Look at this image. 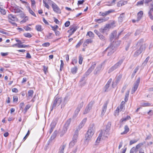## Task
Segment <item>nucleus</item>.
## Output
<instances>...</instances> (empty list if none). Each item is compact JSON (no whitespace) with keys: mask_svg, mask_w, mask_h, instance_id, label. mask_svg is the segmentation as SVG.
Returning a JSON list of instances; mask_svg holds the SVG:
<instances>
[{"mask_svg":"<svg viewBox=\"0 0 153 153\" xmlns=\"http://www.w3.org/2000/svg\"><path fill=\"white\" fill-rule=\"evenodd\" d=\"M143 40L141 39H140L137 44V45L140 46V47L137 48V50L134 53V57L138 56L140 53L144 51L146 48L145 45L143 44Z\"/></svg>","mask_w":153,"mask_h":153,"instance_id":"nucleus-1","label":"nucleus"},{"mask_svg":"<svg viewBox=\"0 0 153 153\" xmlns=\"http://www.w3.org/2000/svg\"><path fill=\"white\" fill-rule=\"evenodd\" d=\"M63 100L62 97H59L57 96H56L52 102L51 109V111H52L53 109H55L57 106H59Z\"/></svg>","mask_w":153,"mask_h":153,"instance_id":"nucleus-2","label":"nucleus"},{"mask_svg":"<svg viewBox=\"0 0 153 153\" xmlns=\"http://www.w3.org/2000/svg\"><path fill=\"white\" fill-rule=\"evenodd\" d=\"M116 50V48L114 46L110 44L104 51H107L108 52V55L110 56L112 55Z\"/></svg>","mask_w":153,"mask_h":153,"instance_id":"nucleus-3","label":"nucleus"},{"mask_svg":"<svg viewBox=\"0 0 153 153\" xmlns=\"http://www.w3.org/2000/svg\"><path fill=\"white\" fill-rule=\"evenodd\" d=\"M71 119H68L66 122V123L65 124L62 130V131L61 133L62 134L60 135V136H62L65 133L68 128L69 126V125L71 122Z\"/></svg>","mask_w":153,"mask_h":153,"instance_id":"nucleus-4","label":"nucleus"},{"mask_svg":"<svg viewBox=\"0 0 153 153\" xmlns=\"http://www.w3.org/2000/svg\"><path fill=\"white\" fill-rule=\"evenodd\" d=\"M123 62L122 60L120 61L119 62L115 64L114 66L111 67L108 71V73H110L114 70L119 67Z\"/></svg>","mask_w":153,"mask_h":153,"instance_id":"nucleus-5","label":"nucleus"},{"mask_svg":"<svg viewBox=\"0 0 153 153\" xmlns=\"http://www.w3.org/2000/svg\"><path fill=\"white\" fill-rule=\"evenodd\" d=\"M140 78L139 77L138 78L136 82L134 84V86L132 89L131 93L132 94H134L137 90L140 84Z\"/></svg>","mask_w":153,"mask_h":153,"instance_id":"nucleus-6","label":"nucleus"},{"mask_svg":"<svg viewBox=\"0 0 153 153\" xmlns=\"http://www.w3.org/2000/svg\"><path fill=\"white\" fill-rule=\"evenodd\" d=\"M48 0L52 2L51 7L53 9V11L57 13H60L61 12V10L57 5L51 0Z\"/></svg>","mask_w":153,"mask_h":153,"instance_id":"nucleus-7","label":"nucleus"},{"mask_svg":"<svg viewBox=\"0 0 153 153\" xmlns=\"http://www.w3.org/2000/svg\"><path fill=\"white\" fill-rule=\"evenodd\" d=\"M95 131V127L93 123L90 124L88 130L86 133L93 135Z\"/></svg>","mask_w":153,"mask_h":153,"instance_id":"nucleus-8","label":"nucleus"},{"mask_svg":"<svg viewBox=\"0 0 153 153\" xmlns=\"http://www.w3.org/2000/svg\"><path fill=\"white\" fill-rule=\"evenodd\" d=\"M93 104L94 102L92 101H91L88 103L87 106L85 108L83 112L84 114H86L89 112L90 110L91 109Z\"/></svg>","mask_w":153,"mask_h":153,"instance_id":"nucleus-9","label":"nucleus"},{"mask_svg":"<svg viewBox=\"0 0 153 153\" xmlns=\"http://www.w3.org/2000/svg\"><path fill=\"white\" fill-rule=\"evenodd\" d=\"M86 120V118L84 119L79 125L78 128H76L75 132H77L79 133V131L82 128L83 126H84Z\"/></svg>","mask_w":153,"mask_h":153,"instance_id":"nucleus-10","label":"nucleus"},{"mask_svg":"<svg viewBox=\"0 0 153 153\" xmlns=\"http://www.w3.org/2000/svg\"><path fill=\"white\" fill-rule=\"evenodd\" d=\"M78 134L79 133L77 132H75L72 138V140L70 143H74L77 142Z\"/></svg>","mask_w":153,"mask_h":153,"instance_id":"nucleus-11","label":"nucleus"},{"mask_svg":"<svg viewBox=\"0 0 153 153\" xmlns=\"http://www.w3.org/2000/svg\"><path fill=\"white\" fill-rule=\"evenodd\" d=\"M96 64L95 63H93L91 66L85 72L84 76H87L91 73L93 70L94 69L96 66Z\"/></svg>","mask_w":153,"mask_h":153,"instance_id":"nucleus-12","label":"nucleus"},{"mask_svg":"<svg viewBox=\"0 0 153 153\" xmlns=\"http://www.w3.org/2000/svg\"><path fill=\"white\" fill-rule=\"evenodd\" d=\"M93 135L91 134L88 133H86L85 135V143H88L90 142L91 138Z\"/></svg>","mask_w":153,"mask_h":153,"instance_id":"nucleus-13","label":"nucleus"},{"mask_svg":"<svg viewBox=\"0 0 153 153\" xmlns=\"http://www.w3.org/2000/svg\"><path fill=\"white\" fill-rule=\"evenodd\" d=\"M108 104V102L107 101L103 105L101 111V117L103 116L104 115L106 112Z\"/></svg>","mask_w":153,"mask_h":153,"instance_id":"nucleus-14","label":"nucleus"},{"mask_svg":"<svg viewBox=\"0 0 153 153\" xmlns=\"http://www.w3.org/2000/svg\"><path fill=\"white\" fill-rule=\"evenodd\" d=\"M102 64L99 65L97 67L94 72V74L95 75L97 74L100 73L102 70Z\"/></svg>","mask_w":153,"mask_h":153,"instance_id":"nucleus-15","label":"nucleus"},{"mask_svg":"<svg viewBox=\"0 0 153 153\" xmlns=\"http://www.w3.org/2000/svg\"><path fill=\"white\" fill-rule=\"evenodd\" d=\"M117 31L114 30L111 33L110 37L111 41H112L114 39H118V37L117 36Z\"/></svg>","mask_w":153,"mask_h":153,"instance_id":"nucleus-16","label":"nucleus"},{"mask_svg":"<svg viewBox=\"0 0 153 153\" xmlns=\"http://www.w3.org/2000/svg\"><path fill=\"white\" fill-rule=\"evenodd\" d=\"M77 28L76 27L74 26H73L68 31L69 33H71L68 36V37H70V36L73 34L74 32L76 30Z\"/></svg>","mask_w":153,"mask_h":153,"instance_id":"nucleus-17","label":"nucleus"},{"mask_svg":"<svg viewBox=\"0 0 153 153\" xmlns=\"http://www.w3.org/2000/svg\"><path fill=\"white\" fill-rule=\"evenodd\" d=\"M109 18H104L102 19H95V21L96 22H97L99 23H101L103 22H105Z\"/></svg>","mask_w":153,"mask_h":153,"instance_id":"nucleus-18","label":"nucleus"},{"mask_svg":"<svg viewBox=\"0 0 153 153\" xmlns=\"http://www.w3.org/2000/svg\"><path fill=\"white\" fill-rule=\"evenodd\" d=\"M121 42V41H117L115 42L113 41L111 44L116 49L120 45Z\"/></svg>","mask_w":153,"mask_h":153,"instance_id":"nucleus-19","label":"nucleus"},{"mask_svg":"<svg viewBox=\"0 0 153 153\" xmlns=\"http://www.w3.org/2000/svg\"><path fill=\"white\" fill-rule=\"evenodd\" d=\"M8 18L9 20L12 21H17L18 19L16 16L12 14H10L8 15Z\"/></svg>","mask_w":153,"mask_h":153,"instance_id":"nucleus-20","label":"nucleus"},{"mask_svg":"<svg viewBox=\"0 0 153 153\" xmlns=\"http://www.w3.org/2000/svg\"><path fill=\"white\" fill-rule=\"evenodd\" d=\"M111 81L112 79L111 78L108 81L107 84L104 87V88L105 89L104 92H105L107 91V90L109 87L110 85L111 82Z\"/></svg>","mask_w":153,"mask_h":153,"instance_id":"nucleus-21","label":"nucleus"},{"mask_svg":"<svg viewBox=\"0 0 153 153\" xmlns=\"http://www.w3.org/2000/svg\"><path fill=\"white\" fill-rule=\"evenodd\" d=\"M22 11L18 6L14 7L13 8L12 12L15 13H19Z\"/></svg>","mask_w":153,"mask_h":153,"instance_id":"nucleus-22","label":"nucleus"},{"mask_svg":"<svg viewBox=\"0 0 153 153\" xmlns=\"http://www.w3.org/2000/svg\"><path fill=\"white\" fill-rule=\"evenodd\" d=\"M127 4V1H119L117 3V6L120 7Z\"/></svg>","mask_w":153,"mask_h":153,"instance_id":"nucleus-23","label":"nucleus"},{"mask_svg":"<svg viewBox=\"0 0 153 153\" xmlns=\"http://www.w3.org/2000/svg\"><path fill=\"white\" fill-rule=\"evenodd\" d=\"M124 13H122L120 14L118 19L119 22L121 23L123 22V19L124 18Z\"/></svg>","mask_w":153,"mask_h":153,"instance_id":"nucleus-24","label":"nucleus"},{"mask_svg":"<svg viewBox=\"0 0 153 153\" xmlns=\"http://www.w3.org/2000/svg\"><path fill=\"white\" fill-rule=\"evenodd\" d=\"M101 131H102V136H103L104 137H107L108 135H109L110 131L105 129L103 131H102V130Z\"/></svg>","mask_w":153,"mask_h":153,"instance_id":"nucleus-25","label":"nucleus"},{"mask_svg":"<svg viewBox=\"0 0 153 153\" xmlns=\"http://www.w3.org/2000/svg\"><path fill=\"white\" fill-rule=\"evenodd\" d=\"M15 46H17L19 48H25L26 47H29V45H20L19 44H15L13 45H12V46L14 47Z\"/></svg>","mask_w":153,"mask_h":153,"instance_id":"nucleus-26","label":"nucleus"},{"mask_svg":"<svg viewBox=\"0 0 153 153\" xmlns=\"http://www.w3.org/2000/svg\"><path fill=\"white\" fill-rule=\"evenodd\" d=\"M114 24V23L113 22L111 23L110 24H106L105 27L103 28L105 32V31L107 30L108 29L111 28V25H113Z\"/></svg>","mask_w":153,"mask_h":153,"instance_id":"nucleus-27","label":"nucleus"},{"mask_svg":"<svg viewBox=\"0 0 153 153\" xmlns=\"http://www.w3.org/2000/svg\"><path fill=\"white\" fill-rule=\"evenodd\" d=\"M103 134V133L102 131H101L99 135V136L97 138V140H96V142L97 143H99L101 139V137H102Z\"/></svg>","mask_w":153,"mask_h":153,"instance_id":"nucleus-28","label":"nucleus"},{"mask_svg":"<svg viewBox=\"0 0 153 153\" xmlns=\"http://www.w3.org/2000/svg\"><path fill=\"white\" fill-rule=\"evenodd\" d=\"M125 131L121 133V134H126L129 131V128L127 125H126L124 127Z\"/></svg>","mask_w":153,"mask_h":153,"instance_id":"nucleus-29","label":"nucleus"},{"mask_svg":"<svg viewBox=\"0 0 153 153\" xmlns=\"http://www.w3.org/2000/svg\"><path fill=\"white\" fill-rule=\"evenodd\" d=\"M122 77V75H119L117 76L116 78V79L115 81V82L117 84L119 83Z\"/></svg>","mask_w":153,"mask_h":153,"instance_id":"nucleus-30","label":"nucleus"},{"mask_svg":"<svg viewBox=\"0 0 153 153\" xmlns=\"http://www.w3.org/2000/svg\"><path fill=\"white\" fill-rule=\"evenodd\" d=\"M55 125L54 124V123H52L51 125V128L49 131L50 134H51L53 131V129L54 128Z\"/></svg>","mask_w":153,"mask_h":153,"instance_id":"nucleus-31","label":"nucleus"},{"mask_svg":"<svg viewBox=\"0 0 153 153\" xmlns=\"http://www.w3.org/2000/svg\"><path fill=\"white\" fill-rule=\"evenodd\" d=\"M131 118L130 116H127L126 117L121 119L120 120V122L122 123L124 121L125 122L126 120L131 119Z\"/></svg>","mask_w":153,"mask_h":153,"instance_id":"nucleus-32","label":"nucleus"},{"mask_svg":"<svg viewBox=\"0 0 153 153\" xmlns=\"http://www.w3.org/2000/svg\"><path fill=\"white\" fill-rule=\"evenodd\" d=\"M87 36H88L90 37L93 38L94 37V34L91 31H88L87 34Z\"/></svg>","mask_w":153,"mask_h":153,"instance_id":"nucleus-33","label":"nucleus"},{"mask_svg":"<svg viewBox=\"0 0 153 153\" xmlns=\"http://www.w3.org/2000/svg\"><path fill=\"white\" fill-rule=\"evenodd\" d=\"M151 104L149 102H142L141 103V106L143 107L149 106H151Z\"/></svg>","mask_w":153,"mask_h":153,"instance_id":"nucleus-34","label":"nucleus"},{"mask_svg":"<svg viewBox=\"0 0 153 153\" xmlns=\"http://www.w3.org/2000/svg\"><path fill=\"white\" fill-rule=\"evenodd\" d=\"M77 71V68L76 67H75L74 68H73L71 69V73L73 74H75Z\"/></svg>","mask_w":153,"mask_h":153,"instance_id":"nucleus-35","label":"nucleus"},{"mask_svg":"<svg viewBox=\"0 0 153 153\" xmlns=\"http://www.w3.org/2000/svg\"><path fill=\"white\" fill-rule=\"evenodd\" d=\"M79 111V110L76 109L73 116V118L74 119L77 117Z\"/></svg>","mask_w":153,"mask_h":153,"instance_id":"nucleus-36","label":"nucleus"},{"mask_svg":"<svg viewBox=\"0 0 153 153\" xmlns=\"http://www.w3.org/2000/svg\"><path fill=\"white\" fill-rule=\"evenodd\" d=\"M84 102H81L78 105L77 108L76 109L79 110V111H80L81 108L83 107V106Z\"/></svg>","mask_w":153,"mask_h":153,"instance_id":"nucleus-37","label":"nucleus"},{"mask_svg":"<svg viewBox=\"0 0 153 153\" xmlns=\"http://www.w3.org/2000/svg\"><path fill=\"white\" fill-rule=\"evenodd\" d=\"M36 30L38 31H41L42 29V26L40 25H37L35 27Z\"/></svg>","mask_w":153,"mask_h":153,"instance_id":"nucleus-38","label":"nucleus"},{"mask_svg":"<svg viewBox=\"0 0 153 153\" xmlns=\"http://www.w3.org/2000/svg\"><path fill=\"white\" fill-rule=\"evenodd\" d=\"M65 147V145H62L61 146L59 149V153H64V150Z\"/></svg>","mask_w":153,"mask_h":153,"instance_id":"nucleus-39","label":"nucleus"},{"mask_svg":"<svg viewBox=\"0 0 153 153\" xmlns=\"http://www.w3.org/2000/svg\"><path fill=\"white\" fill-rule=\"evenodd\" d=\"M111 123L110 122H108L106 125L105 129L110 131L111 129Z\"/></svg>","mask_w":153,"mask_h":153,"instance_id":"nucleus-40","label":"nucleus"},{"mask_svg":"<svg viewBox=\"0 0 153 153\" xmlns=\"http://www.w3.org/2000/svg\"><path fill=\"white\" fill-rule=\"evenodd\" d=\"M143 12L142 11H140L137 13V19L138 20H140L141 18L143 15Z\"/></svg>","mask_w":153,"mask_h":153,"instance_id":"nucleus-41","label":"nucleus"},{"mask_svg":"<svg viewBox=\"0 0 153 153\" xmlns=\"http://www.w3.org/2000/svg\"><path fill=\"white\" fill-rule=\"evenodd\" d=\"M129 91H128L126 93L124 99V100L126 102L128 100V98L129 96Z\"/></svg>","mask_w":153,"mask_h":153,"instance_id":"nucleus-42","label":"nucleus"},{"mask_svg":"<svg viewBox=\"0 0 153 153\" xmlns=\"http://www.w3.org/2000/svg\"><path fill=\"white\" fill-rule=\"evenodd\" d=\"M30 105H27L25 107L24 110V114H25L27 112V110L30 108Z\"/></svg>","mask_w":153,"mask_h":153,"instance_id":"nucleus-43","label":"nucleus"},{"mask_svg":"<svg viewBox=\"0 0 153 153\" xmlns=\"http://www.w3.org/2000/svg\"><path fill=\"white\" fill-rule=\"evenodd\" d=\"M149 56L147 57L146 58V59L143 62V63L142 65L143 66H144L146 65V64H147V63L148 62L149 60Z\"/></svg>","mask_w":153,"mask_h":153,"instance_id":"nucleus-44","label":"nucleus"},{"mask_svg":"<svg viewBox=\"0 0 153 153\" xmlns=\"http://www.w3.org/2000/svg\"><path fill=\"white\" fill-rule=\"evenodd\" d=\"M33 90H30L28 91V97H32L33 96Z\"/></svg>","mask_w":153,"mask_h":153,"instance_id":"nucleus-45","label":"nucleus"},{"mask_svg":"<svg viewBox=\"0 0 153 153\" xmlns=\"http://www.w3.org/2000/svg\"><path fill=\"white\" fill-rule=\"evenodd\" d=\"M83 42V41L82 39L80 40L78 43L76 44V48H79L80 45L82 44Z\"/></svg>","mask_w":153,"mask_h":153,"instance_id":"nucleus-46","label":"nucleus"},{"mask_svg":"<svg viewBox=\"0 0 153 153\" xmlns=\"http://www.w3.org/2000/svg\"><path fill=\"white\" fill-rule=\"evenodd\" d=\"M28 10L30 13L32 15H33V16L35 17H36V14L34 13L33 10L30 9V7H28Z\"/></svg>","mask_w":153,"mask_h":153,"instance_id":"nucleus-47","label":"nucleus"},{"mask_svg":"<svg viewBox=\"0 0 153 153\" xmlns=\"http://www.w3.org/2000/svg\"><path fill=\"white\" fill-rule=\"evenodd\" d=\"M23 35L25 36L27 38H30L32 36V35L29 33H24Z\"/></svg>","mask_w":153,"mask_h":153,"instance_id":"nucleus-48","label":"nucleus"},{"mask_svg":"<svg viewBox=\"0 0 153 153\" xmlns=\"http://www.w3.org/2000/svg\"><path fill=\"white\" fill-rule=\"evenodd\" d=\"M99 37L100 39L102 41H105L106 40V38L102 34Z\"/></svg>","mask_w":153,"mask_h":153,"instance_id":"nucleus-49","label":"nucleus"},{"mask_svg":"<svg viewBox=\"0 0 153 153\" xmlns=\"http://www.w3.org/2000/svg\"><path fill=\"white\" fill-rule=\"evenodd\" d=\"M52 30L54 31L56 30L58 28V26L57 25H55L54 26H51Z\"/></svg>","mask_w":153,"mask_h":153,"instance_id":"nucleus-50","label":"nucleus"},{"mask_svg":"<svg viewBox=\"0 0 153 153\" xmlns=\"http://www.w3.org/2000/svg\"><path fill=\"white\" fill-rule=\"evenodd\" d=\"M57 133V131H55L51 136V138L54 139L56 137Z\"/></svg>","mask_w":153,"mask_h":153,"instance_id":"nucleus-51","label":"nucleus"},{"mask_svg":"<svg viewBox=\"0 0 153 153\" xmlns=\"http://www.w3.org/2000/svg\"><path fill=\"white\" fill-rule=\"evenodd\" d=\"M0 12H1V14L3 15H5L6 13V10L2 8H1V7H0Z\"/></svg>","mask_w":153,"mask_h":153,"instance_id":"nucleus-52","label":"nucleus"},{"mask_svg":"<svg viewBox=\"0 0 153 153\" xmlns=\"http://www.w3.org/2000/svg\"><path fill=\"white\" fill-rule=\"evenodd\" d=\"M79 62L80 64H81L82 63V62L83 60V58L82 56L81 55H80L79 56Z\"/></svg>","mask_w":153,"mask_h":153,"instance_id":"nucleus-53","label":"nucleus"},{"mask_svg":"<svg viewBox=\"0 0 153 153\" xmlns=\"http://www.w3.org/2000/svg\"><path fill=\"white\" fill-rule=\"evenodd\" d=\"M144 1V0L138 1L137 3V5L139 6L143 5Z\"/></svg>","mask_w":153,"mask_h":153,"instance_id":"nucleus-54","label":"nucleus"},{"mask_svg":"<svg viewBox=\"0 0 153 153\" xmlns=\"http://www.w3.org/2000/svg\"><path fill=\"white\" fill-rule=\"evenodd\" d=\"M27 19L28 17L27 16H26L25 17L24 19L20 22V23L21 24L25 22Z\"/></svg>","mask_w":153,"mask_h":153,"instance_id":"nucleus-55","label":"nucleus"},{"mask_svg":"<svg viewBox=\"0 0 153 153\" xmlns=\"http://www.w3.org/2000/svg\"><path fill=\"white\" fill-rule=\"evenodd\" d=\"M50 44L48 42H45L42 44V46L44 47H48L49 46Z\"/></svg>","mask_w":153,"mask_h":153,"instance_id":"nucleus-56","label":"nucleus"},{"mask_svg":"<svg viewBox=\"0 0 153 153\" xmlns=\"http://www.w3.org/2000/svg\"><path fill=\"white\" fill-rule=\"evenodd\" d=\"M148 14L150 19L152 20H153V16L152 14V12L149 11L148 13Z\"/></svg>","mask_w":153,"mask_h":153,"instance_id":"nucleus-57","label":"nucleus"},{"mask_svg":"<svg viewBox=\"0 0 153 153\" xmlns=\"http://www.w3.org/2000/svg\"><path fill=\"white\" fill-rule=\"evenodd\" d=\"M53 33H49L48 34L47 36V38L49 39H51L53 38V37L52 36Z\"/></svg>","mask_w":153,"mask_h":153,"instance_id":"nucleus-58","label":"nucleus"},{"mask_svg":"<svg viewBox=\"0 0 153 153\" xmlns=\"http://www.w3.org/2000/svg\"><path fill=\"white\" fill-rule=\"evenodd\" d=\"M30 134V131L29 130H28L27 131V134L25 135V137H24L23 139V140L24 141H25L26 138H27V137H28L29 135Z\"/></svg>","mask_w":153,"mask_h":153,"instance_id":"nucleus-59","label":"nucleus"},{"mask_svg":"<svg viewBox=\"0 0 153 153\" xmlns=\"http://www.w3.org/2000/svg\"><path fill=\"white\" fill-rule=\"evenodd\" d=\"M54 22H55L56 24L59 25L61 24L60 22L56 18L54 17Z\"/></svg>","mask_w":153,"mask_h":153,"instance_id":"nucleus-60","label":"nucleus"},{"mask_svg":"<svg viewBox=\"0 0 153 153\" xmlns=\"http://www.w3.org/2000/svg\"><path fill=\"white\" fill-rule=\"evenodd\" d=\"M61 64L60 65V71H62V69L63 68L64 63L63 61L62 60H61Z\"/></svg>","mask_w":153,"mask_h":153,"instance_id":"nucleus-61","label":"nucleus"},{"mask_svg":"<svg viewBox=\"0 0 153 153\" xmlns=\"http://www.w3.org/2000/svg\"><path fill=\"white\" fill-rule=\"evenodd\" d=\"M43 3L44 4H45V7L47 8V9H49L50 7L49 6L48 4L44 0L43 1Z\"/></svg>","mask_w":153,"mask_h":153,"instance_id":"nucleus-62","label":"nucleus"},{"mask_svg":"<svg viewBox=\"0 0 153 153\" xmlns=\"http://www.w3.org/2000/svg\"><path fill=\"white\" fill-rule=\"evenodd\" d=\"M88 45L89 43H91L92 42V40L90 39H86L85 41Z\"/></svg>","mask_w":153,"mask_h":153,"instance_id":"nucleus-63","label":"nucleus"},{"mask_svg":"<svg viewBox=\"0 0 153 153\" xmlns=\"http://www.w3.org/2000/svg\"><path fill=\"white\" fill-rule=\"evenodd\" d=\"M18 100V98L17 96H14L13 97V102H17Z\"/></svg>","mask_w":153,"mask_h":153,"instance_id":"nucleus-64","label":"nucleus"}]
</instances>
